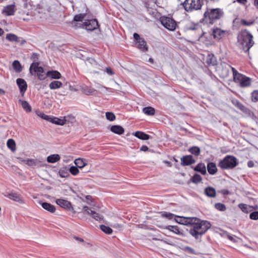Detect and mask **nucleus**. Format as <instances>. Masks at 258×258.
Masks as SVG:
<instances>
[{"label":"nucleus","instance_id":"47","mask_svg":"<svg viewBox=\"0 0 258 258\" xmlns=\"http://www.w3.org/2000/svg\"><path fill=\"white\" fill-rule=\"evenodd\" d=\"M202 180L201 176L198 174H195L191 178L190 181L195 183L200 182Z\"/></svg>","mask_w":258,"mask_h":258},{"label":"nucleus","instance_id":"6","mask_svg":"<svg viewBox=\"0 0 258 258\" xmlns=\"http://www.w3.org/2000/svg\"><path fill=\"white\" fill-rule=\"evenodd\" d=\"M39 62H33L29 68L30 73L33 76H37L40 80H44L46 77V74H44V69L39 67Z\"/></svg>","mask_w":258,"mask_h":258},{"label":"nucleus","instance_id":"12","mask_svg":"<svg viewBox=\"0 0 258 258\" xmlns=\"http://www.w3.org/2000/svg\"><path fill=\"white\" fill-rule=\"evenodd\" d=\"M83 27H85L87 30L93 31L97 29L98 26V21L96 19L88 20L82 24Z\"/></svg>","mask_w":258,"mask_h":258},{"label":"nucleus","instance_id":"58","mask_svg":"<svg viewBox=\"0 0 258 258\" xmlns=\"http://www.w3.org/2000/svg\"><path fill=\"white\" fill-rule=\"evenodd\" d=\"M106 73L110 75H113L114 74L113 70L110 67L106 68Z\"/></svg>","mask_w":258,"mask_h":258},{"label":"nucleus","instance_id":"19","mask_svg":"<svg viewBox=\"0 0 258 258\" xmlns=\"http://www.w3.org/2000/svg\"><path fill=\"white\" fill-rule=\"evenodd\" d=\"M238 207L244 213H248L252 211L253 210H256L258 208V206H256L255 207L251 206L245 204H239Z\"/></svg>","mask_w":258,"mask_h":258},{"label":"nucleus","instance_id":"36","mask_svg":"<svg viewBox=\"0 0 258 258\" xmlns=\"http://www.w3.org/2000/svg\"><path fill=\"white\" fill-rule=\"evenodd\" d=\"M206 62L209 65L214 66L216 64V58L213 54H208L207 56Z\"/></svg>","mask_w":258,"mask_h":258},{"label":"nucleus","instance_id":"26","mask_svg":"<svg viewBox=\"0 0 258 258\" xmlns=\"http://www.w3.org/2000/svg\"><path fill=\"white\" fill-rule=\"evenodd\" d=\"M204 193L207 197L210 198H214L216 195L215 189L211 186L206 187L204 190Z\"/></svg>","mask_w":258,"mask_h":258},{"label":"nucleus","instance_id":"23","mask_svg":"<svg viewBox=\"0 0 258 258\" xmlns=\"http://www.w3.org/2000/svg\"><path fill=\"white\" fill-rule=\"evenodd\" d=\"M39 204L44 209L50 213H54L55 212L56 209L55 207L51 204L46 202H42L41 201L39 202Z\"/></svg>","mask_w":258,"mask_h":258},{"label":"nucleus","instance_id":"4","mask_svg":"<svg viewBox=\"0 0 258 258\" xmlns=\"http://www.w3.org/2000/svg\"><path fill=\"white\" fill-rule=\"evenodd\" d=\"M237 159L233 156L227 155L219 163V166L223 169H233L238 165Z\"/></svg>","mask_w":258,"mask_h":258},{"label":"nucleus","instance_id":"14","mask_svg":"<svg viewBox=\"0 0 258 258\" xmlns=\"http://www.w3.org/2000/svg\"><path fill=\"white\" fill-rule=\"evenodd\" d=\"M194 219V217H185L176 216V218H174V220L176 222L179 224L184 225H190L191 226Z\"/></svg>","mask_w":258,"mask_h":258},{"label":"nucleus","instance_id":"33","mask_svg":"<svg viewBox=\"0 0 258 258\" xmlns=\"http://www.w3.org/2000/svg\"><path fill=\"white\" fill-rule=\"evenodd\" d=\"M81 90L84 94L87 95H92L96 91L94 89L86 86L82 87Z\"/></svg>","mask_w":258,"mask_h":258},{"label":"nucleus","instance_id":"21","mask_svg":"<svg viewBox=\"0 0 258 258\" xmlns=\"http://www.w3.org/2000/svg\"><path fill=\"white\" fill-rule=\"evenodd\" d=\"M184 29L185 30H197L201 31V28L198 24L194 23L192 22H188L184 26Z\"/></svg>","mask_w":258,"mask_h":258},{"label":"nucleus","instance_id":"18","mask_svg":"<svg viewBox=\"0 0 258 258\" xmlns=\"http://www.w3.org/2000/svg\"><path fill=\"white\" fill-rule=\"evenodd\" d=\"M55 203L60 207L69 210L72 208L71 203L66 200L61 199H56V200L55 201Z\"/></svg>","mask_w":258,"mask_h":258},{"label":"nucleus","instance_id":"41","mask_svg":"<svg viewBox=\"0 0 258 258\" xmlns=\"http://www.w3.org/2000/svg\"><path fill=\"white\" fill-rule=\"evenodd\" d=\"M19 103H21L23 108L27 112H31L32 110L31 107L28 102L26 101H23L21 100H19Z\"/></svg>","mask_w":258,"mask_h":258},{"label":"nucleus","instance_id":"24","mask_svg":"<svg viewBox=\"0 0 258 258\" xmlns=\"http://www.w3.org/2000/svg\"><path fill=\"white\" fill-rule=\"evenodd\" d=\"M8 198L19 203H23L24 201L21 196L19 194L11 192L8 195Z\"/></svg>","mask_w":258,"mask_h":258},{"label":"nucleus","instance_id":"37","mask_svg":"<svg viewBox=\"0 0 258 258\" xmlns=\"http://www.w3.org/2000/svg\"><path fill=\"white\" fill-rule=\"evenodd\" d=\"M75 164L78 168H82L87 165L86 160L81 158L76 159L75 160Z\"/></svg>","mask_w":258,"mask_h":258},{"label":"nucleus","instance_id":"29","mask_svg":"<svg viewBox=\"0 0 258 258\" xmlns=\"http://www.w3.org/2000/svg\"><path fill=\"white\" fill-rule=\"evenodd\" d=\"M194 170L200 172L203 175L207 173L206 167L204 163H200L195 168Z\"/></svg>","mask_w":258,"mask_h":258},{"label":"nucleus","instance_id":"42","mask_svg":"<svg viewBox=\"0 0 258 258\" xmlns=\"http://www.w3.org/2000/svg\"><path fill=\"white\" fill-rule=\"evenodd\" d=\"M143 112L148 115H153L155 113V109L152 107H146L143 108Z\"/></svg>","mask_w":258,"mask_h":258},{"label":"nucleus","instance_id":"39","mask_svg":"<svg viewBox=\"0 0 258 258\" xmlns=\"http://www.w3.org/2000/svg\"><path fill=\"white\" fill-rule=\"evenodd\" d=\"M160 214L161 215V217L166 218L168 220H171L173 218H176V215L170 212L162 211L160 212Z\"/></svg>","mask_w":258,"mask_h":258},{"label":"nucleus","instance_id":"52","mask_svg":"<svg viewBox=\"0 0 258 258\" xmlns=\"http://www.w3.org/2000/svg\"><path fill=\"white\" fill-rule=\"evenodd\" d=\"M251 100L252 101L256 102L258 101V91H253L251 93Z\"/></svg>","mask_w":258,"mask_h":258},{"label":"nucleus","instance_id":"55","mask_svg":"<svg viewBox=\"0 0 258 258\" xmlns=\"http://www.w3.org/2000/svg\"><path fill=\"white\" fill-rule=\"evenodd\" d=\"M38 115L42 118L50 122L51 116L45 114L43 113H40Z\"/></svg>","mask_w":258,"mask_h":258},{"label":"nucleus","instance_id":"31","mask_svg":"<svg viewBox=\"0 0 258 258\" xmlns=\"http://www.w3.org/2000/svg\"><path fill=\"white\" fill-rule=\"evenodd\" d=\"M165 229L169 230L170 231L173 232V233L181 235L182 236H184L183 232L180 231L179 229V228L177 226H171L168 225L165 227Z\"/></svg>","mask_w":258,"mask_h":258},{"label":"nucleus","instance_id":"27","mask_svg":"<svg viewBox=\"0 0 258 258\" xmlns=\"http://www.w3.org/2000/svg\"><path fill=\"white\" fill-rule=\"evenodd\" d=\"M207 170L210 174H215L217 172L216 164L214 162H209L207 165Z\"/></svg>","mask_w":258,"mask_h":258},{"label":"nucleus","instance_id":"10","mask_svg":"<svg viewBox=\"0 0 258 258\" xmlns=\"http://www.w3.org/2000/svg\"><path fill=\"white\" fill-rule=\"evenodd\" d=\"M134 37L136 41L137 47L143 52H146L148 50L147 42L143 38H141L140 35L136 33L134 34Z\"/></svg>","mask_w":258,"mask_h":258},{"label":"nucleus","instance_id":"46","mask_svg":"<svg viewBox=\"0 0 258 258\" xmlns=\"http://www.w3.org/2000/svg\"><path fill=\"white\" fill-rule=\"evenodd\" d=\"M68 170L67 167L61 168L59 171V175L61 177H67L69 175Z\"/></svg>","mask_w":258,"mask_h":258},{"label":"nucleus","instance_id":"51","mask_svg":"<svg viewBox=\"0 0 258 258\" xmlns=\"http://www.w3.org/2000/svg\"><path fill=\"white\" fill-rule=\"evenodd\" d=\"M70 172L73 175H76L79 172L78 167L75 166H72L69 168Z\"/></svg>","mask_w":258,"mask_h":258},{"label":"nucleus","instance_id":"34","mask_svg":"<svg viewBox=\"0 0 258 258\" xmlns=\"http://www.w3.org/2000/svg\"><path fill=\"white\" fill-rule=\"evenodd\" d=\"M60 159V157L58 154H53L47 157V161L48 163H53L58 161Z\"/></svg>","mask_w":258,"mask_h":258},{"label":"nucleus","instance_id":"5","mask_svg":"<svg viewBox=\"0 0 258 258\" xmlns=\"http://www.w3.org/2000/svg\"><path fill=\"white\" fill-rule=\"evenodd\" d=\"M232 72L235 82L239 83L242 87L250 86L251 80L249 78L239 73L235 69H232Z\"/></svg>","mask_w":258,"mask_h":258},{"label":"nucleus","instance_id":"59","mask_svg":"<svg viewBox=\"0 0 258 258\" xmlns=\"http://www.w3.org/2000/svg\"><path fill=\"white\" fill-rule=\"evenodd\" d=\"M255 165L254 162L253 161L250 160L247 162V166L249 168H252Z\"/></svg>","mask_w":258,"mask_h":258},{"label":"nucleus","instance_id":"22","mask_svg":"<svg viewBox=\"0 0 258 258\" xmlns=\"http://www.w3.org/2000/svg\"><path fill=\"white\" fill-rule=\"evenodd\" d=\"M232 104L244 113H248L250 110L237 99L232 100Z\"/></svg>","mask_w":258,"mask_h":258},{"label":"nucleus","instance_id":"44","mask_svg":"<svg viewBox=\"0 0 258 258\" xmlns=\"http://www.w3.org/2000/svg\"><path fill=\"white\" fill-rule=\"evenodd\" d=\"M6 38L10 41L18 42V37L15 34L9 33L7 34Z\"/></svg>","mask_w":258,"mask_h":258},{"label":"nucleus","instance_id":"60","mask_svg":"<svg viewBox=\"0 0 258 258\" xmlns=\"http://www.w3.org/2000/svg\"><path fill=\"white\" fill-rule=\"evenodd\" d=\"M148 150L149 148L146 145H143L140 148V151L144 152H146L148 151Z\"/></svg>","mask_w":258,"mask_h":258},{"label":"nucleus","instance_id":"63","mask_svg":"<svg viewBox=\"0 0 258 258\" xmlns=\"http://www.w3.org/2000/svg\"><path fill=\"white\" fill-rule=\"evenodd\" d=\"M74 238L75 239L77 240H78V241L81 242H84V240L82 238H80L79 237H77V236H74Z\"/></svg>","mask_w":258,"mask_h":258},{"label":"nucleus","instance_id":"62","mask_svg":"<svg viewBox=\"0 0 258 258\" xmlns=\"http://www.w3.org/2000/svg\"><path fill=\"white\" fill-rule=\"evenodd\" d=\"M112 226L118 229H120L122 227L121 225L119 224H114L113 225H112Z\"/></svg>","mask_w":258,"mask_h":258},{"label":"nucleus","instance_id":"32","mask_svg":"<svg viewBox=\"0 0 258 258\" xmlns=\"http://www.w3.org/2000/svg\"><path fill=\"white\" fill-rule=\"evenodd\" d=\"M134 135L137 138L143 140H147L150 138V136L149 135L141 131H137L135 132Z\"/></svg>","mask_w":258,"mask_h":258},{"label":"nucleus","instance_id":"17","mask_svg":"<svg viewBox=\"0 0 258 258\" xmlns=\"http://www.w3.org/2000/svg\"><path fill=\"white\" fill-rule=\"evenodd\" d=\"M27 165L33 168H38L43 167L45 164L43 162L38 159H29L28 161H27Z\"/></svg>","mask_w":258,"mask_h":258},{"label":"nucleus","instance_id":"3","mask_svg":"<svg viewBox=\"0 0 258 258\" xmlns=\"http://www.w3.org/2000/svg\"><path fill=\"white\" fill-rule=\"evenodd\" d=\"M223 15V11L219 9H207L204 13L203 21L207 24H213Z\"/></svg>","mask_w":258,"mask_h":258},{"label":"nucleus","instance_id":"43","mask_svg":"<svg viewBox=\"0 0 258 258\" xmlns=\"http://www.w3.org/2000/svg\"><path fill=\"white\" fill-rule=\"evenodd\" d=\"M188 151L192 154L198 156L200 155L201 150L199 147L197 146H194L190 148L188 150Z\"/></svg>","mask_w":258,"mask_h":258},{"label":"nucleus","instance_id":"40","mask_svg":"<svg viewBox=\"0 0 258 258\" xmlns=\"http://www.w3.org/2000/svg\"><path fill=\"white\" fill-rule=\"evenodd\" d=\"M50 122L58 125H63L66 123V119H61L57 117H51Z\"/></svg>","mask_w":258,"mask_h":258},{"label":"nucleus","instance_id":"2","mask_svg":"<svg viewBox=\"0 0 258 258\" xmlns=\"http://www.w3.org/2000/svg\"><path fill=\"white\" fill-rule=\"evenodd\" d=\"M237 39L238 42L245 52H248L254 44L253 35L247 29L240 31L238 35Z\"/></svg>","mask_w":258,"mask_h":258},{"label":"nucleus","instance_id":"50","mask_svg":"<svg viewBox=\"0 0 258 258\" xmlns=\"http://www.w3.org/2000/svg\"><path fill=\"white\" fill-rule=\"evenodd\" d=\"M106 117L110 121H113L115 119V115L111 112H107L106 113Z\"/></svg>","mask_w":258,"mask_h":258},{"label":"nucleus","instance_id":"30","mask_svg":"<svg viewBox=\"0 0 258 258\" xmlns=\"http://www.w3.org/2000/svg\"><path fill=\"white\" fill-rule=\"evenodd\" d=\"M47 76L53 79H59L61 77V75L57 71H49L46 73Z\"/></svg>","mask_w":258,"mask_h":258},{"label":"nucleus","instance_id":"1","mask_svg":"<svg viewBox=\"0 0 258 258\" xmlns=\"http://www.w3.org/2000/svg\"><path fill=\"white\" fill-rule=\"evenodd\" d=\"M191 226L192 228L190 229L189 233L196 239H198L210 228L211 224L208 221L194 217Z\"/></svg>","mask_w":258,"mask_h":258},{"label":"nucleus","instance_id":"45","mask_svg":"<svg viewBox=\"0 0 258 258\" xmlns=\"http://www.w3.org/2000/svg\"><path fill=\"white\" fill-rule=\"evenodd\" d=\"M7 146L12 151L16 150V144L14 140L9 139L7 141Z\"/></svg>","mask_w":258,"mask_h":258},{"label":"nucleus","instance_id":"49","mask_svg":"<svg viewBox=\"0 0 258 258\" xmlns=\"http://www.w3.org/2000/svg\"><path fill=\"white\" fill-rule=\"evenodd\" d=\"M100 229L105 233L107 234H111L113 232L112 229L108 226L101 225L100 226Z\"/></svg>","mask_w":258,"mask_h":258},{"label":"nucleus","instance_id":"53","mask_svg":"<svg viewBox=\"0 0 258 258\" xmlns=\"http://www.w3.org/2000/svg\"><path fill=\"white\" fill-rule=\"evenodd\" d=\"M249 218L253 220H258V211H254L251 212L249 214Z\"/></svg>","mask_w":258,"mask_h":258},{"label":"nucleus","instance_id":"61","mask_svg":"<svg viewBox=\"0 0 258 258\" xmlns=\"http://www.w3.org/2000/svg\"><path fill=\"white\" fill-rule=\"evenodd\" d=\"M227 237L231 241H233V242H235L236 241L235 238L234 237H233L232 236H231L230 235H227Z\"/></svg>","mask_w":258,"mask_h":258},{"label":"nucleus","instance_id":"8","mask_svg":"<svg viewBox=\"0 0 258 258\" xmlns=\"http://www.w3.org/2000/svg\"><path fill=\"white\" fill-rule=\"evenodd\" d=\"M159 20L162 25L169 31L175 30L177 26L176 22L169 17L161 16Z\"/></svg>","mask_w":258,"mask_h":258},{"label":"nucleus","instance_id":"13","mask_svg":"<svg viewBox=\"0 0 258 258\" xmlns=\"http://www.w3.org/2000/svg\"><path fill=\"white\" fill-rule=\"evenodd\" d=\"M83 210L84 213L91 216L96 220L98 221L103 219V216L97 213L95 211L92 210L91 208L88 206H84Z\"/></svg>","mask_w":258,"mask_h":258},{"label":"nucleus","instance_id":"38","mask_svg":"<svg viewBox=\"0 0 258 258\" xmlns=\"http://www.w3.org/2000/svg\"><path fill=\"white\" fill-rule=\"evenodd\" d=\"M12 66L14 69V70L15 71V72L17 73H20L22 72V66L19 62V61L17 60H15L13 62Z\"/></svg>","mask_w":258,"mask_h":258},{"label":"nucleus","instance_id":"35","mask_svg":"<svg viewBox=\"0 0 258 258\" xmlns=\"http://www.w3.org/2000/svg\"><path fill=\"white\" fill-rule=\"evenodd\" d=\"M62 86V83L59 81H54L51 82L49 85V87L50 89L51 90H54L56 89L60 88Z\"/></svg>","mask_w":258,"mask_h":258},{"label":"nucleus","instance_id":"25","mask_svg":"<svg viewBox=\"0 0 258 258\" xmlns=\"http://www.w3.org/2000/svg\"><path fill=\"white\" fill-rule=\"evenodd\" d=\"M86 14H80L78 15H76L74 16L73 21L71 22L72 25L73 27L77 28L78 26L77 25L75 24V22H82L83 19L86 17ZM81 27V26H78V27Z\"/></svg>","mask_w":258,"mask_h":258},{"label":"nucleus","instance_id":"64","mask_svg":"<svg viewBox=\"0 0 258 258\" xmlns=\"http://www.w3.org/2000/svg\"><path fill=\"white\" fill-rule=\"evenodd\" d=\"M88 60L90 63L92 64H95L96 63L95 60L93 58H89Z\"/></svg>","mask_w":258,"mask_h":258},{"label":"nucleus","instance_id":"28","mask_svg":"<svg viewBox=\"0 0 258 258\" xmlns=\"http://www.w3.org/2000/svg\"><path fill=\"white\" fill-rule=\"evenodd\" d=\"M110 131L118 135H122L124 132V128L120 125H114L111 126L110 127Z\"/></svg>","mask_w":258,"mask_h":258},{"label":"nucleus","instance_id":"57","mask_svg":"<svg viewBox=\"0 0 258 258\" xmlns=\"http://www.w3.org/2000/svg\"><path fill=\"white\" fill-rule=\"evenodd\" d=\"M253 21H247L245 20L242 19L241 20V23L245 26H250L253 24Z\"/></svg>","mask_w":258,"mask_h":258},{"label":"nucleus","instance_id":"9","mask_svg":"<svg viewBox=\"0 0 258 258\" xmlns=\"http://www.w3.org/2000/svg\"><path fill=\"white\" fill-rule=\"evenodd\" d=\"M232 69L234 68L226 62H222L218 69L219 75L222 78H227L230 74V70L232 71Z\"/></svg>","mask_w":258,"mask_h":258},{"label":"nucleus","instance_id":"20","mask_svg":"<svg viewBox=\"0 0 258 258\" xmlns=\"http://www.w3.org/2000/svg\"><path fill=\"white\" fill-rule=\"evenodd\" d=\"M15 12V6L11 5L4 7L2 14L6 16H12L14 15Z\"/></svg>","mask_w":258,"mask_h":258},{"label":"nucleus","instance_id":"48","mask_svg":"<svg viewBox=\"0 0 258 258\" xmlns=\"http://www.w3.org/2000/svg\"><path fill=\"white\" fill-rule=\"evenodd\" d=\"M215 208L220 211H225L226 210V206L222 203H216L214 206Z\"/></svg>","mask_w":258,"mask_h":258},{"label":"nucleus","instance_id":"15","mask_svg":"<svg viewBox=\"0 0 258 258\" xmlns=\"http://www.w3.org/2000/svg\"><path fill=\"white\" fill-rule=\"evenodd\" d=\"M16 83L19 88L21 96H23L27 89L26 82L23 79L18 78L16 80Z\"/></svg>","mask_w":258,"mask_h":258},{"label":"nucleus","instance_id":"7","mask_svg":"<svg viewBox=\"0 0 258 258\" xmlns=\"http://www.w3.org/2000/svg\"><path fill=\"white\" fill-rule=\"evenodd\" d=\"M203 5L201 0H185L183 4L185 10L187 12L200 10Z\"/></svg>","mask_w":258,"mask_h":258},{"label":"nucleus","instance_id":"56","mask_svg":"<svg viewBox=\"0 0 258 258\" xmlns=\"http://www.w3.org/2000/svg\"><path fill=\"white\" fill-rule=\"evenodd\" d=\"M184 250L188 252L189 253L196 254L195 250L193 248L189 246H185L184 248Z\"/></svg>","mask_w":258,"mask_h":258},{"label":"nucleus","instance_id":"16","mask_svg":"<svg viewBox=\"0 0 258 258\" xmlns=\"http://www.w3.org/2000/svg\"><path fill=\"white\" fill-rule=\"evenodd\" d=\"M181 165L185 166L191 165L195 163L196 160L191 155H185L181 158Z\"/></svg>","mask_w":258,"mask_h":258},{"label":"nucleus","instance_id":"54","mask_svg":"<svg viewBox=\"0 0 258 258\" xmlns=\"http://www.w3.org/2000/svg\"><path fill=\"white\" fill-rule=\"evenodd\" d=\"M31 59L33 60V62H38L39 54L36 53H33L30 57Z\"/></svg>","mask_w":258,"mask_h":258},{"label":"nucleus","instance_id":"11","mask_svg":"<svg viewBox=\"0 0 258 258\" xmlns=\"http://www.w3.org/2000/svg\"><path fill=\"white\" fill-rule=\"evenodd\" d=\"M228 34V32L226 30H222L218 27L214 28L212 29V35L214 38L216 40H220L226 36Z\"/></svg>","mask_w":258,"mask_h":258}]
</instances>
